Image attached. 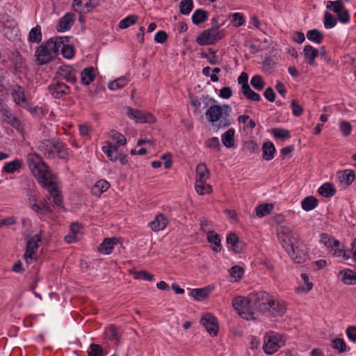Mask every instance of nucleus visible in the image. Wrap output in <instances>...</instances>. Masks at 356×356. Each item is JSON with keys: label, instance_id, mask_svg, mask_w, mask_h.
Wrapping results in <instances>:
<instances>
[{"label": "nucleus", "instance_id": "nucleus-62", "mask_svg": "<svg viewBox=\"0 0 356 356\" xmlns=\"http://www.w3.org/2000/svg\"><path fill=\"white\" fill-rule=\"evenodd\" d=\"M168 39L167 33L163 31H159L154 36V40L156 42L163 44Z\"/></svg>", "mask_w": 356, "mask_h": 356}, {"label": "nucleus", "instance_id": "nucleus-46", "mask_svg": "<svg viewBox=\"0 0 356 356\" xmlns=\"http://www.w3.org/2000/svg\"><path fill=\"white\" fill-rule=\"evenodd\" d=\"M242 93L244 95V96L253 102H259L261 100L260 95L253 91L251 88L249 86L245 87L244 89L242 90Z\"/></svg>", "mask_w": 356, "mask_h": 356}, {"label": "nucleus", "instance_id": "nucleus-10", "mask_svg": "<svg viewBox=\"0 0 356 356\" xmlns=\"http://www.w3.org/2000/svg\"><path fill=\"white\" fill-rule=\"evenodd\" d=\"M277 236L282 247L288 253L292 248H294L296 243L299 241L298 237L288 228H283V230L279 232Z\"/></svg>", "mask_w": 356, "mask_h": 356}, {"label": "nucleus", "instance_id": "nucleus-29", "mask_svg": "<svg viewBox=\"0 0 356 356\" xmlns=\"http://www.w3.org/2000/svg\"><path fill=\"white\" fill-rule=\"evenodd\" d=\"M262 158L266 161H270L274 157L275 147L272 142L268 141L264 143L262 147Z\"/></svg>", "mask_w": 356, "mask_h": 356}, {"label": "nucleus", "instance_id": "nucleus-63", "mask_svg": "<svg viewBox=\"0 0 356 356\" xmlns=\"http://www.w3.org/2000/svg\"><path fill=\"white\" fill-rule=\"evenodd\" d=\"M337 17L341 23H347L350 20L348 12L344 8L337 13Z\"/></svg>", "mask_w": 356, "mask_h": 356}, {"label": "nucleus", "instance_id": "nucleus-3", "mask_svg": "<svg viewBox=\"0 0 356 356\" xmlns=\"http://www.w3.org/2000/svg\"><path fill=\"white\" fill-rule=\"evenodd\" d=\"M38 149L40 153L49 159H54L56 156L63 160H67L69 157L68 149L63 143L57 140H40Z\"/></svg>", "mask_w": 356, "mask_h": 356}, {"label": "nucleus", "instance_id": "nucleus-47", "mask_svg": "<svg viewBox=\"0 0 356 356\" xmlns=\"http://www.w3.org/2000/svg\"><path fill=\"white\" fill-rule=\"evenodd\" d=\"M109 136L115 140L118 145H124L127 143L125 136L116 130L112 129L109 132Z\"/></svg>", "mask_w": 356, "mask_h": 356}, {"label": "nucleus", "instance_id": "nucleus-31", "mask_svg": "<svg viewBox=\"0 0 356 356\" xmlns=\"http://www.w3.org/2000/svg\"><path fill=\"white\" fill-rule=\"evenodd\" d=\"M81 82L83 85L88 86L92 83L95 78L94 73V68L92 67L85 68L81 74Z\"/></svg>", "mask_w": 356, "mask_h": 356}, {"label": "nucleus", "instance_id": "nucleus-6", "mask_svg": "<svg viewBox=\"0 0 356 356\" xmlns=\"http://www.w3.org/2000/svg\"><path fill=\"white\" fill-rule=\"evenodd\" d=\"M271 296V295L265 291L251 293L250 294V301L252 311H257L264 314L266 312V309Z\"/></svg>", "mask_w": 356, "mask_h": 356}, {"label": "nucleus", "instance_id": "nucleus-36", "mask_svg": "<svg viewBox=\"0 0 356 356\" xmlns=\"http://www.w3.org/2000/svg\"><path fill=\"white\" fill-rule=\"evenodd\" d=\"M336 193V190L333 184L330 183H325L318 188V193L325 197L333 196Z\"/></svg>", "mask_w": 356, "mask_h": 356}, {"label": "nucleus", "instance_id": "nucleus-50", "mask_svg": "<svg viewBox=\"0 0 356 356\" xmlns=\"http://www.w3.org/2000/svg\"><path fill=\"white\" fill-rule=\"evenodd\" d=\"M301 277H302V279L303 280L304 284H306L307 288L305 289L303 286H299V287H298L296 289V293H300V292H305V293H307V292L309 291L312 289L313 284L309 282V276L307 274L302 273L301 275Z\"/></svg>", "mask_w": 356, "mask_h": 356}, {"label": "nucleus", "instance_id": "nucleus-33", "mask_svg": "<svg viewBox=\"0 0 356 356\" xmlns=\"http://www.w3.org/2000/svg\"><path fill=\"white\" fill-rule=\"evenodd\" d=\"M234 129H229L222 135V142L226 147L231 148L234 146Z\"/></svg>", "mask_w": 356, "mask_h": 356}, {"label": "nucleus", "instance_id": "nucleus-51", "mask_svg": "<svg viewBox=\"0 0 356 356\" xmlns=\"http://www.w3.org/2000/svg\"><path fill=\"white\" fill-rule=\"evenodd\" d=\"M109 187V183L105 180L102 179L97 181V183L94 185L92 191L93 193H96L97 191L98 193H102L103 192L106 191Z\"/></svg>", "mask_w": 356, "mask_h": 356}, {"label": "nucleus", "instance_id": "nucleus-2", "mask_svg": "<svg viewBox=\"0 0 356 356\" xmlns=\"http://www.w3.org/2000/svg\"><path fill=\"white\" fill-rule=\"evenodd\" d=\"M62 44L63 37H54L43 42L35 51V64L40 66L54 60L58 55Z\"/></svg>", "mask_w": 356, "mask_h": 356}, {"label": "nucleus", "instance_id": "nucleus-41", "mask_svg": "<svg viewBox=\"0 0 356 356\" xmlns=\"http://www.w3.org/2000/svg\"><path fill=\"white\" fill-rule=\"evenodd\" d=\"M273 209V204L263 203L257 207L256 214L258 217H264L270 213Z\"/></svg>", "mask_w": 356, "mask_h": 356}, {"label": "nucleus", "instance_id": "nucleus-24", "mask_svg": "<svg viewBox=\"0 0 356 356\" xmlns=\"http://www.w3.org/2000/svg\"><path fill=\"white\" fill-rule=\"evenodd\" d=\"M74 22V14L66 13L60 20L57 25L58 31L69 30Z\"/></svg>", "mask_w": 356, "mask_h": 356}, {"label": "nucleus", "instance_id": "nucleus-21", "mask_svg": "<svg viewBox=\"0 0 356 356\" xmlns=\"http://www.w3.org/2000/svg\"><path fill=\"white\" fill-rule=\"evenodd\" d=\"M213 289L214 286L211 285L204 288L194 289L191 291L190 296L197 301L203 300L209 296Z\"/></svg>", "mask_w": 356, "mask_h": 356}, {"label": "nucleus", "instance_id": "nucleus-4", "mask_svg": "<svg viewBox=\"0 0 356 356\" xmlns=\"http://www.w3.org/2000/svg\"><path fill=\"white\" fill-rule=\"evenodd\" d=\"M208 121L213 124L218 129L227 128L231 124L230 114L225 111L223 113L220 105H212L209 107L205 113Z\"/></svg>", "mask_w": 356, "mask_h": 356}, {"label": "nucleus", "instance_id": "nucleus-14", "mask_svg": "<svg viewBox=\"0 0 356 356\" xmlns=\"http://www.w3.org/2000/svg\"><path fill=\"white\" fill-rule=\"evenodd\" d=\"M330 251L332 254L338 257L340 261L346 262L348 264L351 265V262L356 261V251H351L350 250H344L339 246H336L334 248H331Z\"/></svg>", "mask_w": 356, "mask_h": 356}, {"label": "nucleus", "instance_id": "nucleus-37", "mask_svg": "<svg viewBox=\"0 0 356 356\" xmlns=\"http://www.w3.org/2000/svg\"><path fill=\"white\" fill-rule=\"evenodd\" d=\"M321 242L323 243L326 247L334 248L336 246H339L340 243L329 236L327 234L323 233L321 235Z\"/></svg>", "mask_w": 356, "mask_h": 356}, {"label": "nucleus", "instance_id": "nucleus-20", "mask_svg": "<svg viewBox=\"0 0 356 356\" xmlns=\"http://www.w3.org/2000/svg\"><path fill=\"white\" fill-rule=\"evenodd\" d=\"M119 243L120 240L116 237L106 238L99 245L98 250L102 253L108 254L112 252L113 247Z\"/></svg>", "mask_w": 356, "mask_h": 356}, {"label": "nucleus", "instance_id": "nucleus-34", "mask_svg": "<svg viewBox=\"0 0 356 356\" xmlns=\"http://www.w3.org/2000/svg\"><path fill=\"white\" fill-rule=\"evenodd\" d=\"M68 42L67 37L63 38V44H61V54L63 56L67 59H71L74 56V48L73 46L67 44L65 42Z\"/></svg>", "mask_w": 356, "mask_h": 356}, {"label": "nucleus", "instance_id": "nucleus-44", "mask_svg": "<svg viewBox=\"0 0 356 356\" xmlns=\"http://www.w3.org/2000/svg\"><path fill=\"white\" fill-rule=\"evenodd\" d=\"M138 19V17L136 15H129L120 22L118 26L122 29H127L131 25L134 24Z\"/></svg>", "mask_w": 356, "mask_h": 356}, {"label": "nucleus", "instance_id": "nucleus-55", "mask_svg": "<svg viewBox=\"0 0 356 356\" xmlns=\"http://www.w3.org/2000/svg\"><path fill=\"white\" fill-rule=\"evenodd\" d=\"M134 277L136 280L152 281L154 275L146 270L135 271L133 273Z\"/></svg>", "mask_w": 356, "mask_h": 356}, {"label": "nucleus", "instance_id": "nucleus-23", "mask_svg": "<svg viewBox=\"0 0 356 356\" xmlns=\"http://www.w3.org/2000/svg\"><path fill=\"white\" fill-rule=\"evenodd\" d=\"M12 97L15 102L18 105H26V99L24 95V90L22 87L19 85H15L13 86Z\"/></svg>", "mask_w": 356, "mask_h": 356}, {"label": "nucleus", "instance_id": "nucleus-53", "mask_svg": "<svg viewBox=\"0 0 356 356\" xmlns=\"http://www.w3.org/2000/svg\"><path fill=\"white\" fill-rule=\"evenodd\" d=\"M337 24L336 18L329 12L324 14V26L326 29L333 28Z\"/></svg>", "mask_w": 356, "mask_h": 356}, {"label": "nucleus", "instance_id": "nucleus-40", "mask_svg": "<svg viewBox=\"0 0 356 356\" xmlns=\"http://www.w3.org/2000/svg\"><path fill=\"white\" fill-rule=\"evenodd\" d=\"M128 82L129 79L126 76H122L112 82H110L108 84V88L111 90L120 89L125 86Z\"/></svg>", "mask_w": 356, "mask_h": 356}, {"label": "nucleus", "instance_id": "nucleus-15", "mask_svg": "<svg viewBox=\"0 0 356 356\" xmlns=\"http://www.w3.org/2000/svg\"><path fill=\"white\" fill-rule=\"evenodd\" d=\"M48 89L51 95L56 99L61 98L63 95L69 94L70 91L67 85L55 80L49 86Z\"/></svg>", "mask_w": 356, "mask_h": 356}, {"label": "nucleus", "instance_id": "nucleus-48", "mask_svg": "<svg viewBox=\"0 0 356 356\" xmlns=\"http://www.w3.org/2000/svg\"><path fill=\"white\" fill-rule=\"evenodd\" d=\"M326 8L337 14L344 8V6L341 0L334 1H329L326 6Z\"/></svg>", "mask_w": 356, "mask_h": 356}, {"label": "nucleus", "instance_id": "nucleus-58", "mask_svg": "<svg viewBox=\"0 0 356 356\" xmlns=\"http://www.w3.org/2000/svg\"><path fill=\"white\" fill-rule=\"evenodd\" d=\"M88 356H103V349L97 344H91L88 351Z\"/></svg>", "mask_w": 356, "mask_h": 356}, {"label": "nucleus", "instance_id": "nucleus-8", "mask_svg": "<svg viewBox=\"0 0 356 356\" xmlns=\"http://www.w3.org/2000/svg\"><path fill=\"white\" fill-rule=\"evenodd\" d=\"M284 340L281 334L268 333L264 338V350L267 354L275 353L280 348L284 346Z\"/></svg>", "mask_w": 356, "mask_h": 356}, {"label": "nucleus", "instance_id": "nucleus-19", "mask_svg": "<svg viewBox=\"0 0 356 356\" xmlns=\"http://www.w3.org/2000/svg\"><path fill=\"white\" fill-rule=\"evenodd\" d=\"M168 224V220L163 213H159L154 220L149 223V227L154 232L164 229Z\"/></svg>", "mask_w": 356, "mask_h": 356}, {"label": "nucleus", "instance_id": "nucleus-42", "mask_svg": "<svg viewBox=\"0 0 356 356\" xmlns=\"http://www.w3.org/2000/svg\"><path fill=\"white\" fill-rule=\"evenodd\" d=\"M193 8V0H181L179 4V12L182 15H188Z\"/></svg>", "mask_w": 356, "mask_h": 356}, {"label": "nucleus", "instance_id": "nucleus-18", "mask_svg": "<svg viewBox=\"0 0 356 356\" xmlns=\"http://www.w3.org/2000/svg\"><path fill=\"white\" fill-rule=\"evenodd\" d=\"M60 76L70 83H76L77 81L76 70L69 65H65L59 68Z\"/></svg>", "mask_w": 356, "mask_h": 356}, {"label": "nucleus", "instance_id": "nucleus-13", "mask_svg": "<svg viewBox=\"0 0 356 356\" xmlns=\"http://www.w3.org/2000/svg\"><path fill=\"white\" fill-rule=\"evenodd\" d=\"M200 323L211 336H217L219 330L218 322V319L213 314L207 313L202 317Z\"/></svg>", "mask_w": 356, "mask_h": 356}, {"label": "nucleus", "instance_id": "nucleus-35", "mask_svg": "<svg viewBox=\"0 0 356 356\" xmlns=\"http://www.w3.org/2000/svg\"><path fill=\"white\" fill-rule=\"evenodd\" d=\"M318 200L314 196L306 197L301 202L303 210L306 211H311L316 208L318 205Z\"/></svg>", "mask_w": 356, "mask_h": 356}, {"label": "nucleus", "instance_id": "nucleus-7", "mask_svg": "<svg viewBox=\"0 0 356 356\" xmlns=\"http://www.w3.org/2000/svg\"><path fill=\"white\" fill-rule=\"evenodd\" d=\"M224 36L222 31L210 28L202 31L196 38V42L200 45L214 44Z\"/></svg>", "mask_w": 356, "mask_h": 356}, {"label": "nucleus", "instance_id": "nucleus-28", "mask_svg": "<svg viewBox=\"0 0 356 356\" xmlns=\"http://www.w3.org/2000/svg\"><path fill=\"white\" fill-rule=\"evenodd\" d=\"M341 281L346 284H355L356 281V273L350 269H344L339 273Z\"/></svg>", "mask_w": 356, "mask_h": 356}, {"label": "nucleus", "instance_id": "nucleus-25", "mask_svg": "<svg viewBox=\"0 0 356 356\" xmlns=\"http://www.w3.org/2000/svg\"><path fill=\"white\" fill-rule=\"evenodd\" d=\"M319 51L314 48L312 45H305L303 49V56L305 59L308 60L310 65H315V59L318 56Z\"/></svg>", "mask_w": 356, "mask_h": 356}, {"label": "nucleus", "instance_id": "nucleus-52", "mask_svg": "<svg viewBox=\"0 0 356 356\" xmlns=\"http://www.w3.org/2000/svg\"><path fill=\"white\" fill-rule=\"evenodd\" d=\"M3 115L5 117V121L10 124L11 126L15 127L19 125V120L12 115L11 112L8 109H4L3 112Z\"/></svg>", "mask_w": 356, "mask_h": 356}, {"label": "nucleus", "instance_id": "nucleus-12", "mask_svg": "<svg viewBox=\"0 0 356 356\" xmlns=\"http://www.w3.org/2000/svg\"><path fill=\"white\" fill-rule=\"evenodd\" d=\"M127 111L129 118L135 120L138 123H154L156 122L155 117L150 113L135 110L129 106L127 107Z\"/></svg>", "mask_w": 356, "mask_h": 356}, {"label": "nucleus", "instance_id": "nucleus-27", "mask_svg": "<svg viewBox=\"0 0 356 356\" xmlns=\"http://www.w3.org/2000/svg\"><path fill=\"white\" fill-rule=\"evenodd\" d=\"M207 239L209 243L213 245L212 248L213 251L218 252L221 250V239L220 236L214 231H209L207 232Z\"/></svg>", "mask_w": 356, "mask_h": 356}, {"label": "nucleus", "instance_id": "nucleus-61", "mask_svg": "<svg viewBox=\"0 0 356 356\" xmlns=\"http://www.w3.org/2000/svg\"><path fill=\"white\" fill-rule=\"evenodd\" d=\"M232 22L237 27L242 26L245 22V18L242 13H236L232 15Z\"/></svg>", "mask_w": 356, "mask_h": 356}, {"label": "nucleus", "instance_id": "nucleus-49", "mask_svg": "<svg viewBox=\"0 0 356 356\" xmlns=\"http://www.w3.org/2000/svg\"><path fill=\"white\" fill-rule=\"evenodd\" d=\"M11 61L13 64L14 70L15 72L20 71L23 66V60L22 56L18 52L13 53L11 57Z\"/></svg>", "mask_w": 356, "mask_h": 356}, {"label": "nucleus", "instance_id": "nucleus-1", "mask_svg": "<svg viewBox=\"0 0 356 356\" xmlns=\"http://www.w3.org/2000/svg\"><path fill=\"white\" fill-rule=\"evenodd\" d=\"M27 161L29 168L38 182L48 188L54 204L60 206L63 203L62 195L57 187L54 186V177L41 156L37 154H29Z\"/></svg>", "mask_w": 356, "mask_h": 356}, {"label": "nucleus", "instance_id": "nucleus-16", "mask_svg": "<svg viewBox=\"0 0 356 356\" xmlns=\"http://www.w3.org/2000/svg\"><path fill=\"white\" fill-rule=\"evenodd\" d=\"M41 241V235L35 234L30 238L26 243V250L24 253V258L29 263V259H33V254L37 252L38 248V243Z\"/></svg>", "mask_w": 356, "mask_h": 356}, {"label": "nucleus", "instance_id": "nucleus-45", "mask_svg": "<svg viewBox=\"0 0 356 356\" xmlns=\"http://www.w3.org/2000/svg\"><path fill=\"white\" fill-rule=\"evenodd\" d=\"M21 165L22 162L18 159H15L13 161L6 163L3 167V171L7 173H13L18 170L21 168Z\"/></svg>", "mask_w": 356, "mask_h": 356}, {"label": "nucleus", "instance_id": "nucleus-5", "mask_svg": "<svg viewBox=\"0 0 356 356\" xmlns=\"http://www.w3.org/2000/svg\"><path fill=\"white\" fill-rule=\"evenodd\" d=\"M232 306L241 318L246 320L255 319L254 312L252 311L250 305V295L248 298L238 296L234 298Z\"/></svg>", "mask_w": 356, "mask_h": 356}, {"label": "nucleus", "instance_id": "nucleus-54", "mask_svg": "<svg viewBox=\"0 0 356 356\" xmlns=\"http://www.w3.org/2000/svg\"><path fill=\"white\" fill-rule=\"evenodd\" d=\"M250 83L252 86V87L257 90H261L265 86V83L260 75H254L252 78Z\"/></svg>", "mask_w": 356, "mask_h": 356}, {"label": "nucleus", "instance_id": "nucleus-9", "mask_svg": "<svg viewBox=\"0 0 356 356\" xmlns=\"http://www.w3.org/2000/svg\"><path fill=\"white\" fill-rule=\"evenodd\" d=\"M266 310L264 314L268 317H281L285 314L286 306L284 301L272 296Z\"/></svg>", "mask_w": 356, "mask_h": 356}, {"label": "nucleus", "instance_id": "nucleus-60", "mask_svg": "<svg viewBox=\"0 0 356 356\" xmlns=\"http://www.w3.org/2000/svg\"><path fill=\"white\" fill-rule=\"evenodd\" d=\"M333 348L338 350L339 353H343L346 349V345L343 339L337 338L332 341Z\"/></svg>", "mask_w": 356, "mask_h": 356}, {"label": "nucleus", "instance_id": "nucleus-22", "mask_svg": "<svg viewBox=\"0 0 356 356\" xmlns=\"http://www.w3.org/2000/svg\"><path fill=\"white\" fill-rule=\"evenodd\" d=\"M339 182L343 186H349L355 179V174L353 170H344L337 172Z\"/></svg>", "mask_w": 356, "mask_h": 356}, {"label": "nucleus", "instance_id": "nucleus-32", "mask_svg": "<svg viewBox=\"0 0 356 356\" xmlns=\"http://www.w3.org/2000/svg\"><path fill=\"white\" fill-rule=\"evenodd\" d=\"M210 102H215V100L213 98H209L208 95H202L200 99L197 97L192 98L191 104L197 110L200 108L202 104H203L202 108H206L209 106Z\"/></svg>", "mask_w": 356, "mask_h": 356}, {"label": "nucleus", "instance_id": "nucleus-57", "mask_svg": "<svg viewBox=\"0 0 356 356\" xmlns=\"http://www.w3.org/2000/svg\"><path fill=\"white\" fill-rule=\"evenodd\" d=\"M243 272V268L237 265L232 266L229 270L230 275L232 277L235 278L236 280H239L242 277Z\"/></svg>", "mask_w": 356, "mask_h": 356}, {"label": "nucleus", "instance_id": "nucleus-17", "mask_svg": "<svg viewBox=\"0 0 356 356\" xmlns=\"http://www.w3.org/2000/svg\"><path fill=\"white\" fill-rule=\"evenodd\" d=\"M72 6L75 12L81 14L90 13L97 4L93 0H74Z\"/></svg>", "mask_w": 356, "mask_h": 356}, {"label": "nucleus", "instance_id": "nucleus-56", "mask_svg": "<svg viewBox=\"0 0 356 356\" xmlns=\"http://www.w3.org/2000/svg\"><path fill=\"white\" fill-rule=\"evenodd\" d=\"M205 145L207 147L213 149L217 152H219L221 147L219 139L217 137H213L208 139L205 143Z\"/></svg>", "mask_w": 356, "mask_h": 356}, {"label": "nucleus", "instance_id": "nucleus-26", "mask_svg": "<svg viewBox=\"0 0 356 356\" xmlns=\"http://www.w3.org/2000/svg\"><path fill=\"white\" fill-rule=\"evenodd\" d=\"M210 175L209 170L205 163H200L196 167V177L198 182H206Z\"/></svg>", "mask_w": 356, "mask_h": 356}, {"label": "nucleus", "instance_id": "nucleus-30", "mask_svg": "<svg viewBox=\"0 0 356 356\" xmlns=\"http://www.w3.org/2000/svg\"><path fill=\"white\" fill-rule=\"evenodd\" d=\"M208 16L209 13L207 11L199 8L195 10V12L193 13L191 19L194 24L198 25L207 20Z\"/></svg>", "mask_w": 356, "mask_h": 356}, {"label": "nucleus", "instance_id": "nucleus-59", "mask_svg": "<svg viewBox=\"0 0 356 356\" xmlns=\"http://www.w3.org/2000/svg\"><path fill=\"white\" fill-rule=\"evenodd\" d=\"M291 108L293 115L298 117L302 114L303 108L301 105L299 104L298 102L296 99L291 102Z\"/></svg>", "mask_w": 356, "mask_h": 356}, {"label": "nucleus", "instance_id": "nucleus-38", "mask_svg": "<svg viewBox=\"0 0 356 356\" xmlns=\"http://www.w3.org/2000/svg\"><path fill=\"white\" fill-rule=\"evenodd\" d=\"M29 40L31 42L39 43L42 40V32L40 25H37L33 28L29 34Z\"/></svg>", "mask_w": 356, "mask_h": 356}, {"label": "nucleus", "instance_id": "nucleus-64", "mask_svg": "<svg viewBox=\"0 0 356 356\" xmlns=\"http://www.w3.org/2000/svg\"><path fill=\"white\" fill-rule=\"evenodd\" d=\"M264 96L270 102H273L275 99V93L271 87H268L266 89Z\"/></svg>", "mask_w": 356, "mask_h": 356}, {"label": "nucleus", "instance_id": "nucleus-39", "mask_svg": "<svg viewBox=\"0 0 356 356\" xmlns=\"http://www.w3.org/2000/svg\"><path fill=\"white\" fill-rule=\"evenodd\" d=\"M307 38L312 42L321 44L323 40V35L318 29H312L307 31Z\"/></svg>", "mask_w": 356, "mask_h": 356}, {"label": "nucleus", "instance_id": "nucleus-11", "mask_svg": "<svg viewBox=\"0 0 356 356\" xmlns=\"http://www.w3.org/2000/svg\"><path fill=\"white\" fill-rule=\"evenodd\" d=\"M288 254L296 264H303L308 259V250L306 245L300 241Z\"/></svg>", "mask_w": 356, "mask_h": 356}, {"label": "nucleus", "instance_id": "nucleus-43", "mask_svg": "<svg viewBox=\"0 0 356 356\" xmlns=\"http://www.w3.org/2000/svg\"><path fill=\"white\" fill-rule=\"evenodd\" d=\"M272 133L276 139L284 140L291 137L290 132L287 129L282 128H274L272 129Z\"/></svg>", "mask_w": 356, "mask_h": 356}]
</instances>
